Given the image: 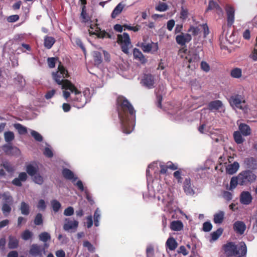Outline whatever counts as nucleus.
<instances>
[{
    "mask_svg": "<svg viewBox=\"0 0 257 257\" xmlns=\"http://www.w3.org/2000/svg\"><path fill=\"white\" fill-rule=\"evenodd\" d=\"M116 105L122 131L126 134H130L135 125L136 110L130 102L122 96L117 98Z\"/></svg>",
    "mask_w": 257,
    "mask_h": 257,
    "instance_id": "obj_1",
    "label": "nucleus"
},
{
    "mask_svg": "<svg viewBox=\"0 0 257 257\" xmlns=\"http://www.w3.org/2000/svg\"><path fill=\"white\" fill-rule=\"evenodd\" d=\"M12 204L8 203H3L2 207V210L5 216H8L12 210Z\"/></svg>",
    "mask_w": 257,
    "mask_h": 257,
    "instance_id": "obj_35",
    "label": "nucleus"
},
{
    "mask_svg": "<svg viewBox=\"0 0 257 257\" xmlns=\"http://www.w3.org/2000/svg\"><path fill=\"white\" fill-rule=\"evenodd\" d=\"M239 184L238 176L231 178L230 182V189H234Z\"/></svg>",
    "mask_w": 257,
    "mask_h": 257,
    "instance_id": "obj_47",
    "label": "nucleus"
},
{
    "mask_svg": "<svg viewBox=\"0 0 257 257\" xmlns=\"http://www.w3.org/2000/svg\"><path fill=\"white\" fill-rule=\"evenodd\" d=\"M62 174L65 179L71 180L72 182H74L77 179V177L74 175V173L68 168L63 169L62 171Z\"/></svg>",
    "mask_w": 257,
    "mask_h": 257,
    "instance_id": "obj_17",
    "label": "nucleus"
},
{
    "mask_svg": "<svg viewBox=\"0 0 257 257\" xmlns=\"http://www.w3.org/2000/svg\"><path fill=\"white\" fill-rule=\"evenodd\" d=\"M19 245V240L14 236L10 235L9 236L8 247L10 249L17 248Z\"/></svg>",
    "mask_w": 257,
    "mask_h": 257,
    "instance_id": "obj_27",
    "label": "nucleus"
},
{
    "mask_svg": "<svg viewBox=\"0 0 257 257\" xmlns=\"http://www.w3.org/2000/svg\"><path fill=\"white\" fill-rule=\"evenodd\" d=\"M246 247L245 243L243 241L238 244L230 241L222 246V249L226 257H235L236 255L244 254Z\"/></svg>",
    "mask_w": 257,
    "mask_h": 257,
    "instance_id": "obj_3",
    "label": "nucleus"
},
{
    "mask_svg": "<svg viewBox=\"0 0 257 257\" xmlns=\"http://www.w3.org/2000/svg\"><path fill=\"white\" fill-rule=\"evenodd\" d=\"M166 245L170 250H174L178 246V243L173 237H170L166 242Z\"/></svg>",
    "mask_w": 257,
    "mask_h": 257,
    "instance_id": "obj_26",
    "label": "nucleus"
},
{
    "mask_svg": "<svg viewBox=\"0 0 257 257\" xmlns=\"http://www.w3.org/2000/svg\"><path fill=\"white\" fill-rule=\"evenodd\" d=\"M40 240L46 242L51 238L50 235L47 232H43L39 235Z\"/></svg>",
    "mask_w": 257,
    "mask_h": 257,
    "instance_id": "obj_48",
    "label": "nucleus"
},
{
    "mask_svg": "<svg viewBox=\"0 0 257 257\" xmlns=\"http://www.w3.org/2000/svg\"><path fill=\"white\" fill-rule=\"evenodd\" d=\"M55 42V39L52 37L46 36L44 39V46L48 49H51Z\"/></svg>",
    "mask_w": 257,
    "mask_h": 257,
    "instance_id": "obj_32",
    "label": "nucleus"
},
{
    "mask_svg": "<svg viewBox=\"0 0 257 257\" xmlns=\"http://www.w3.org/2000/svg\"><path fill=\"white\" fill-rule=\"evenodd\" d=\"M142 83L148 88H153L155 87L154 77L151 74H145L142 80Z\"/></svg>",
    "mask_w": 257,
    "mask_h": 257,
    "instance_id": "obj_14",
    "label": "nucleus"
},
{
    "mask_svg": "<svg viewBox=\"0 0 257 257\" xmlns=\"http://www.w3.org/2000/svg\"><path fill=\"white\" fill-rule=\"evenodd\" d=\"M212 225L209 222H205L203 224V230L205 232H208L211 230Z\"/></svg>",
    "mask_w": 257,
    "mask_h": 257,
    "instance_id": "obj_60",
    "label": "nucleus"
},
{
    "mask_svg": "<svg viewBox=\"0 0 257 257\" xmlns=\"http://www.w3.org/2000/svg\"><path fill=\"white\" fill-rule=\"evenodd\" d=\"M74 214V209L72 207L69 206L66 208L64 211V214L65 216H71Z\"/></svg>",
    "mask_w": 257,
    "mask_h": 257,
    "instance_id": "obj_61",
    "label": "nucleus"
},
{
    "mask_svg": "<svg viewBox=\"0 0 257 257\" xmlns=\"http://www.w3.org/2000/svg\"><path fill=\"white\" fill-rule=\"evenodd\" d=\"M26 170L27 173L31 176H33L36 174L38 171V167L34 166L32 164H28L26 166Z\"/></svg>",
    "mask_w": 257,
    "mask_h": 257,
    "instance_id": "obj_31",
    "label": "nucleus"
},
{
    "mask_svg": "<svg viewBox=\"0 0 257 257\" xmlns=\"http://www.w3.org/2000/svg\"><path fill=\"white\" fill-rule=\"evenodd\" d=\"M223 198L227 201H230L232 198V194L228 191H224L223 194Z\"/></svg>",
    "mask_w": 257,
    "mask_h": 257,
    "instance_id": "obj_62",
    "label": "nucleus"
},
{
    "mask_svg": "<svg viewBox=\"0 0 257 257\" xmlns=\"http://www.w3.org/2000/svg\"><path fill=\"white\" fill-rule=\"evenodd\" d=\"M123 26L126 29L128 30L133 31L135 32H138V31L140 30L141 28V26L138 25H137L136 26H131L125 24Z\"/></svg>",
    "mask_w": 257,
    "mask_h": 257,
    "instance_id": "obj_59",
    "label": "nucleus"
},
{
    "mask_svg": "<svg viewBox=\"0 0 257 257\" xmlns=\"http://www.w3.org/2000/svg\"><path fill=\"white\" fill-rule=\"evenodd\" d=\"M6 142H10L12 141L15 138L14 134L12 132H7L4 134Z\"/></svg>",
    "mask_w": 257,
    "mask_h": 257,
    "instance_id": "obj_50",
    "label": "nucleus"
},
{
    "mask_svg": "<svg viewBox=\"0 0 257 257\" xmlns=\"http://www.w3.org/2000/svg\"><path fill=\"white\" fill-rule=\"evenodd\" d=\"M224 218V212L219 211L214 215L213 221L216 224H221Z\"/></svg>",
    "mask_w": 257,
    "mask_h": 257,
    "instance_id": "obj_29",
    "label": "nucleus"
},
{
    "mask_svg": "<svg viewBox=\"0 0 257 257\" xmlns=\"http://www.w3.org/2000/svg\"><path fill=\"white\" fill-rule=\"evenodd\" d=\"M20 210L22 214L28 215L30 213V207L28 204L22 202L21 204Z\"/></svg>",
    "mask_w": 257,
    "mask_h": 257,
    "instance_id": "obj_36",
    "label": "nucleus"
},
{
    "mask_svg": "<svg viewBox=\"0 0 257 257\" xmlns=\"http://www.w3.org/2000/svg\"><path fill=\"white\" fill-rule=\"evenodd\" d=\"M223 229L221 228H218L215 231L211 233V240L213 241L217 240L220 236L222 234Z\"/></svg>",
    "mask_w": 257,
    "mask_h": 257,
    "instance_id": "obj_39",
    "label": "nucleus"
},
{
    "mask_svg": "<svg viewBox=\"0 0 257 257\" xmlns=\"http://www.w3.org/2000/svg\"><path fill=\"white\" fill-rule=\"evenodd\" d=\"M239 132L245 137L249 136L251 133L250 126L244 123H240L238 125Z\"/></svg>",
    "mask_w": 257,
    "mask_h": 257,
    "instance_id": "obj_19",
    "label": "nucleus"
},
{
    "mask_svg": "<svg viewBox=\"0 0 257 257\" xmlns=\"http://www.w3.org/2000/svg\"><path fill=\"white\" fill-rule=\"evenodd\" d=\"M188 32L190 33L193 36H196L200 32V29L198 27L191 26L188 30Z\"/></svg>",
    "mask_w": 257,
    "mask_h": 257,
    "instance_id": "obj_42",
    "label": "nucleus"
},
{
    "mask_svg": "<svg viewBox=\"0 0 257 257\" xmlns=\"http://www.w3.org/2000/svg\"><path fill=\"white\" fill-rule=\"evenodd\" d=\"M78 226V222L76 220H68L63 226L65 230L76 229Z\"/></svg>",
    "mask_w": 257,
    "mask_h": 257,
    "instance_id": "obj_25",
    "label": "nucleus"
},
{
    "mask_svg": "<svg viewBox=\"0 0 257 257\" xmlns=\"http://www.w3.org/2000/svg\"><path fill=\"white\" fill-rule=\"evenodd\" d=\"M239 185L248 186L250 185L256 179V175L251 170H247L241 171L238 175Z\"/></svg>",
    "mask_w": 257,
    "mask_h": 257,
    "instance_id": "obj_5",
    "label": "nucleus"
},
{
    "mask_svg": "<svg viewBox=\"0 0 257 257\" xmlns=\"http://www.w3.org/2000/svg\"><path fill=\"white\" fill-rule=\"evenodd\" d=\"M214 9L216 10L217 14L219 15L222 14L223 13L222 9L217 3L213 1H210L206 11H211Z\"/></svg>",
    "mask_w": 257,
    "mask_h": 257,
    "instance_id": "obj_22",
    "label": "nucleus"
},
{
    "mask_svg": "<svg viewBox=\"0 0 257 257\" xmlns=\"http://www.w3.org/2000/svg\"><path fill=\"white\" fill-rule=\"evenodd\" d=\"M33 177V180L35 183L39 184V185H41L43 183V182H44L43 178L39 173H37Z\"/></svg>",
    "mask_w": 257,
    "mask_h": 257,
    "instance_id": "obj_46",
    "label": "nucleus"
},
{
    "mask_svg": "<svg viewBox=\"0 0 257 257\" xmlns=\"http://www.w3.org/2000/svg\"><path fill=\"white\" fill-rule=\"evenodd\" d=\"M18 178L22 182H25L27 180L28 175L26 172H21L19 174Z\"/></svg>",
    "mask_w": 257,
    "mask_h": 257,
    "instance_id": "obj_63",
    "label": "nucleus"
},
{
    "mask_svg": "<svg viewBox=\"0 0 257 257\" xmlns=\"http://www.w3.org/2000/svg\"><path fill=\"white\" fill-rule=\"evenodd\" d=\"M242 134L239 131H235L233 133L234 140L236 143L240 144L244 141V139L242 137Z\"/></svg>",
    "mask_w": 257,
    "mask_h": 257,
    "instance_id": "obj_37",
    "label": "nucleus"
},
{
    "mask_svg": "<svg viewBox=\"0 0 257 257\" xmlns=\"http://www.w3.org/2000/svg\"><path fill=\"white\" fill-rule=\"evenodd\" d=\"M245 224L241 221H236L233 225V228L234 231L238 234L242 235L246 229Z\"/></svg>",
    "mask_w": 257,
    "mask_h": 257,
    "instance_id": "obj_16",
    "label": "nucleus"
},
{
    "mask_svg": "<svg viewBox=\"0 0 257 257\" xmlns=\"http://www.w3.org/2000/svg\"><path fill=\"white\" fill-rule=\"evenodd\" d=\"M244 164L248 168L254 169L257 166V161L253 157L246 158L244 161Z\"/></svg>",
    "mask_w": 257,
    "mask_h": 257,
    "instance_id": "obj_23",
    "label": "nucleus"
},
{
    "mask_svg": "<svg viewBox=\"0 0 257 257\" xmlns=\"http://www.w3.org/2000/svg\"><path fill=\"white\" fill-rule=\"evenodd\" d=\"M52 75L53 79L58 85H61V88L63 89L68 90L71 87L69 84L74 85L70 81L65 79L68 78L69 75L67 70L60 62L58 67V70L56 72H53Z\"/></svg>",
    "mask_w": 257,
    "mask_h": 257,
    "instance_id": "obj_2",
    "label": "nucleus"
},
{
    "mask_svg": "<svg viewBox=\"0 0 257 257\" xmlns=\"http://www.w3.org/2000/svg\"><path fill=\"white\" fill-rule=\"evenodd\" d=\"M133 55L134 58L140 61L142 64H145L147 62V59L139 49L135 48L134 49Z\"/></svg>",
    "mask_w": 257,
    "mask_h": 257,
    "instance_id": "obj_20",
    "label": "nucleus"
},
{
    "mask_svg": "<svg viewBox=\"0 0 257 257\" xmlns=\"http://www.w3.org/2000/svg\"><path fill=\"white\" fill-rule=\"evenodd\" d=\"M186 59L189 63L188 68L193 69L198 66V64L200 60V57L199 54L196 51H190L186 57Z\"/></svg>",
    "mask_w": 257,
    "mask_h": 257,
    "instance_id": "obj_8",
    "label": "nucleus"
},
{
    "mask_svg": "<svg viewBox=\"0 0 257 257\" xmlns=\"http://www.w3.org/2000/svg\"><path fill=\"white\" fill-rule=\"evenodd\" d=\"M124 8V5L121 3H119L114 9L111 14V17L112 19H115L118 15H119Z\"/></svg>",
    "mask_w": 257,
    "mask_h": 257,
    "instance_id": "obj_28",
    "label": "nucleus"
},
{
    "mask_svg": "<svg viewBox=\"0 0 257 257\" xmlns=\"http://www.w3.org/2000/svg\"><path fill=\"white\" fill-rule=\"evenodd\" d=\"M97 36L98 38H107L111 39V35L108 33L106 32L105 31H101L97 33Z\"/></svg>",
    "mask_w": 257,
    "mask_h": 257,
    "instance_id": "obj_57",
    "label": "nucleus"
},
{
    "mask_svg": "<svg viewBox=\"0 0 257 257\" xmlns=\"http://www.w3.org/2000/svg\"><path fill=\"white\" fill-rule=\"evenodd\" d=\"M240 202L244 205L249 204L252 200L251 193L248 191H242L240 195Z\"/></svg>",
    "mask_w": 257,
    "mask_h": 257,
    "instance_id": "obj_15",
    "label": "nucleus"
},
{
    "mask_svg": "<svg viewBox=\"0 0 257 257\" xmlns=\"http://www.w3.org/2000/svg\"><path fill=\"white\" fill-rule=\"evenodd\" d=\"M182 170L179 169L173 173L174 177L177 180L178 183H181L182 182Z\"/></svg>",
    "mask_w": 257,
    "mask_h": 257,
    "instance_id": "obj_40",
    "label": "nucleus"
},
{
    "mask_svg": "<svg viewBox=\"0 0 257 257\" xmlns=\"http://www.w3.org/2000/svg\"><path fill=\"white\" fill-rule=\"evenodd\" d=\"M83 246L86 247L88 250L91 252L95 251V247L94 246L88 241L86 240L83 242Z\"/></svg>",
    "mask_w": 257,
    "mask_h": 257,
    "instance_id": "obj_52",
    "label": "nucleus"
},
{
    "mask_svg": "<svg viewBox=\"0 0 257 257\" xmlns=\"http://www.w3.org/2000/svg\"><path fill=\"white\" fill-rule=\"evenodd\" d=\"M117 42L120 46L122 51L127 54L129 48L132 46L129 35L126 33L118 35Z\"/></svg>",
    "mask_w": 257,
    "mask_h": 257,
    "instance_id": "obj_7",
    "label": "nucleus"
},
{
    "mask_svg": "<svg viewBox=\"0 0 257 257\" xmlns=\"http://www.w3.org/2000/svg\"><path fill=\"white\" fill-rule=\"evenodd\" d=\"M81 17L82 19V22L84 23L88 22L89 21V17L86 11V7L83 6L82 8V11L81 13Z\"/></svg>",
    "mask_w": 257,
    "mask_h": 257,
    "instance_id": "obj_41",
    "label": "nucleus"
},
{
    "mask_svg": "<svg viewBox=\"0 0 257 257\" xmlns=\"http://www.w3.org/2000/svg\"><path fill=\"white\" fill-rule=\"evenodd\" d=\"M15 127L18 130L19 133L21 135H24L27 133V128L20 123L15 124Z\"/></svg>",
    "mask_w": 257,
    "mask_h": 257,
    "instance_id": "obj_45",
    "label": "nucleus"
},
{
    "mask_svg": "<svg viewBox=\"0 0 257 257\" xmlns=\"http://www.w3.org/2000/svg\"><path fill=\"white\" fill-rule=\"evenodd\" d=\"M142 50L146 53H149L152 49L154 51H157L158 49V46L157 43H152V44H145L142 43L140 45Z\"/></svg>",
    "mask_w": 257,
    "mask_h": 257,
    "instance_id": "obj_18",
    "label": "nucleus"
},
{
    "mask_svg": "<svg viewBox=\"0 0 257 257\" xmlns=\"http://www.w3.org/2000/svg\"><path fill=\"white\" fill-rule=\"evenodd\" d=\"M157 11L165 12L168 9V6L165 3L160 2L155 8Z\"/></svg>",
    "mask_w": 257,
    "mask_h": 257,
    "instance_id": "obj_43",
    "label": "nucleus"
},
{
    "mask_svg": "<svg viewBox=\"0 0 257 257\" xmlns=\"http://www.w3.org/2000/svg\"><path fill=\"white\" fill-rule=\"evenodd\" d=\"M94 61L95 65H99L102 61L101 54L98 51H95L93 53Z\"/></svg>",
    "mask_w": 257,
    "mask_h": 257,
    "instance_id": "obj_38",
    "label": "nucleus"
},
{
    "mask_svg": "<svg viewBox=\"0 0 257 257\" xmlns=\"http://www.w3.org/2000/svg\"><path fill=\"white\" fill-rule=\"evenodd\" d=\"M2 165L9 173H12L15 170L14 167L8 162H4Z\"/></svg>",
    "mask_w": 257,
    "mask_h": 257,
    "instance_id": "obj_49",
    "label": "nucleus"
},
{
    "mask_svg": "<svg viewBox=\"0 0 257 257\" xmlns=\"http://www.w3.org/2000/svg\"><path fill=\"white\" fill-rule=\"evenodd\" d=\"M222 103L219 100H216L210 102L208 104V109L210 110H217L222 106Z\"/></svg>",
    "mask_w": 257,
    "mask_h": 257,
    "instance_id": "obj_21",
    "label": "nucleus"
},
{
    "mask_svg": "<svg viewBox=\"0 0 257 257\" xmlns=\"http://www.w3.org/2000/svg\"><path fill=\"white\" fill-rule=\"evenodd\" d=\"M69 90L74 95L70 97V102L72 105L75 107L80 108L83 107L86 103V99L85 96H83L80 91L74 85H71Z\"/></svg>",
    "mask_w": 257,
    "mask_h": 257,
    "instance_id": "obj_4",
    "label": "nucleus"
},
{
    "mask_svg": "<svg viewBox=\"0 0 257 257\" xmlns=\"http://www.w3.org/2000/svg\"><path fill=\"white\" fill-rule=\"evenodd\" d=\"M32 236V232L29 230H25L22 234V238L25 240H27L30 239Z\"/></svg>",
    "mask_w": 257,
    "mask_h": 257,
    "instance_id": "obj_54",
    "label": "nucleus"
},
{
    "mask_svg": "<svg viewBox=\"0 0 257 257\" xmlns=\"http://www.w3.org/2000/svg\"><path fill=\"white\" fill-rule=\"evenodd\" d=\"M188 16V11L187 9L184 8L183 7H181L180 18L181 19L185 20L187 18Z\"/></svg>",
    "mask_w": 257,
    "mask_h": 257,
    "instance_id": "obj_51",
    "label": "nucleus"
},
{
    "mask_svg": "<svg viewBox=\"0 0 257 257\" xmlns=\"http://www.w3.org/2000/svg\"><path fill=\"white\" fill-rule=\"evenodd\" d=\"M51 203L53 210L55 212H58L61 207V203L57 200H53L51 201Z\"/></svg>",
    "mask_w": 257,
    "mask_h": 257,
    "instance_id": "obj_44",
    "label": "nucleus"
},
{
    "mask_svg": "<svg viewBox=\"0 0 257 257\" xmlns=\"http://www.w3.org/2000/svg\"><path fill=\"white\" fill-rule=\"evenodd\" d=\"M183 189L187 195L192 196L194 194L195 191L193 189V186L191 184L190 178H187L184 181Z\"/></svg>",
    "mask_w": 257,
    "mask_h": 257,
    "instance_id": "obj_13",
    "label": "nucleus"
},
{
    "mask_svg": "<svg viewBox=\"0 0 257 257\" xmlns=\"http://www.w3.org/2000/svg\"><path fill=\"white\" fill-rule=\"evenodd\" d=\"M200 67L201 70L204 71L205 72H208L210 70V66L205 61H202L200 64Z\"/></svg>",
    "mask_w": 257,
    "mask_h": 257,
    "instance_id": "obj_58",
    "label": "nucleus"
},
{
    "mask_svg": "<svg viewBox=\"0 0 257 257\" xmlns=\"http://www.w3.org/2000/svg\"><path fill=\"white\" fill-rule=\"evenodd\" d=\"M230 75L233 78H239L242 75V70L239 68H233L230 71Z\"/></svg>",
    "mask_w": 257,
    "mask_h": 257,
    "instance_id": "obj_34",
    "label": "nucleus"
},
{
    "mask_svg": "<svg viewBox=\"0 0 257 257\" xmlns=\"http://www.w3.org/2000/svg\"><path fill=\"white\" fill-rule=\"evenodd\" d=\"M31 134L36 141L39 142H41L43 141L42 136L37 132L35 131H32Z\"/></svg>",
    "mask_w": 257,
    "mask_h": 257,
    "instance_id": "obj_53",
    "label": "nucleus"
},
{
    "mask_svg": "<svg viewBox=\"0 0 257 257\" xmlns=\"http://www.w3.org/2000/svg\"><path fill=\"white\" fill-rule=\"evenodd\" d=\"M229 103L232 107L245 111L247 105L244 95L236 94L232 95L229 99Z\"/></svg>",
    "mask_w": 257,
    "mask_h": 257,
    "instance_id": "obj_6",
    "label": "nucleus"
},
{
    "mask_svg": "<svg viewBox=\"0 0 257 257\" xmlns=\"http://www.w3.org/2000/svg\"><path fill=\"white\" fill-rule=\"evenodd\" d=\"M239 167V165L238 163L234 162L232 164L228 165L226 169V172L228 174L232 175L238 170Z\"/></svg>",
    "mask_w": 257,
    "mask_h": 257,
    "instance_id": "obj_30",
    "label": "nucleus"
},
{
    "mask_svg": "<svg viewBox=\"0 0 257 257\" xmlns=\"http://www.w3.org/2000/svg\"><path fill=\"white\" fill-rule=\"evenodd\" d=\"M170 228L173 231H181L183 228V224L180 220H174L170 224Z\"/></svg>",
    "mask_w": 257,
    "mask_h": 257,
    "instance_id": "obj_24",
    "label": "nucleus"
},
{
    "mask_svg": "<svg viewBox=\"0 0 257 257\" xmlns=\"http://www.w3.org/2000/svg\"><path fill=\"white\" fill-rule=\"evenodd\" d=\"M58 60L57 58L55 57H50L48 58L47 59V62L49 67L50 68H53L55 67V64L56 61Z\"/></svg>",
    "mask_w": 257,
    "mask_h": 257,
    "instance_id": "obj_55",
    "label": "nucleus"
},
{
    "mask_svg": "<svg viewBox=\"0 0 257 257\" xmlns=\"http://www.w3.org/2000/svg\"><path fill=\"white\" fill-rule=\"evenodd\" d=\"M2 149L7 155L17 156L20 154V150L16 147L11 144H6L3 146Z\"/></svg>",
    "mask_w": 257,
    "mask_h": 257,
    "instance_id": "obj_12",
    "label": "nucleus"
},
{
    "mask_svg": "<svg viewBox=\"0 0 257 257\" xmlns=\"http://www.w3.org/2000/svg\"><path fill=\"white\" fill-rule=\"evenodd\" d=\"M2 196L3 197V200L4 202V203L13 204V197L10 195L9 192H4L2 195Z\"/></svg>",
    "mask_w": 257,
    "mask_h": 257,
    "instance_id": "obj_33",
    "label": "nucleus"
},
{
    "mask_svg": "<svg viewBox=\"0 0 257 257\" xmlns=\"http://www.w3.org/2000/svg\"><path fill=\"white\" fill-rule=\"evenodd\" d=\"M37 207L39 209L45 210L46 207L45 201L43 199H40L38 202Z\"/></svg>",
    "mask_w": 257,
    "mask_h": 257,
    "instance_id": "obj_64",
    "label": "nucleus"
},
{
    "mask_svg": "<svg viewBox=\"0 0 257 257\" xmlns=\"http://www.w3.org/2000/svg\"><path fill=\"white\" fill-rule=\"evenodd\" d=\"M225 11L227 15V25L228 27H231L234 22V9L230 5H227Z\"/></svg>",
    "mask_w": 257,
    "mask_h": 257,
    "instance_id": "obj_11",
    "label": "nucleus"
},
{
    "mask_svg": "<svg viewBox=\"0 0 257 257\" xmlns=\"http://www.w3.org/2000/svg\"><path fill=\"white\" fill-rule=\"evenodd\" d=\"M48 247L47 243H45L44 247L37 244H33L30 247L29 253L31 255L36 257L42 255V252L45 251L46 248Z\"/></svg>",
    "mask_w": 257,
    "mask_h": 257,
    "instance_id": "obj_9",
    "label": "nucleus"
},
{
    "mask_svg": "<svg viewBox=\"0 0 257 257\" xmlns=\"http://www.w3.org/2000/svg\"><path fill=\"white\" fill-rule=\"evenodd\" d=\"M42 215L40 213H38L34 219V223L36 225H39L43 223Z\"/></svg>",
    "mask_w": 257,
    "mask_h": 257,
    "instance_id": "obj_56",
    "label": "nucleus"
},
{
    "mask_svg": "<svg viewBox=\"0 0 257 257\" xmlns=\"http://www.w3.org/2000/svg\"><path fill=\"white\" fill-rule=\"evenodd\" d=\"M191 40L192 36L188 33H181L176 36L177 43L181 46L185 45L186 43L190 42Z\"/></svg>",
    "mask_w": 257,
    "mask_h": 257,
    "instance_id": "obj_10",
    "label": "nucleus"
}]
</instances>
